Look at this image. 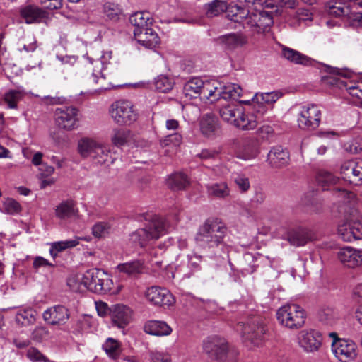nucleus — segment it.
Wrapping results in <instances>:
<instances>
[{
	"instance_id": "nucleus-1",
	"label": "nucleus",
	"mask_w": 362,
	"mask_h": 362,
	"mask_svg": "<svg viewBox=\"0 0 362 362\" xmlns=\"http://www.w3.org/2000/svg\"><path fill=\"white\" fill-rule=\"evenodd\" d=\"M333 195L342 204L339 206V213L344 214V221L338 226L339 237L345 242L362 239V224L357 221L358 212L353 207L355 194L349 191L335 187Z\"/></svg>"
},
{
	"instance_id": "nucleus-2",
	"label": "nucleus",
	"mask_w": 362,
	"mask_h": 362,
	"mask_svg": "<svg viewBox=\"0 0 362 362\" xmlns=\"http://www.w3.org/2000/svg\"><path fill=\"white\" fill-rule=\"evenodd\" d=\"M244 7L235 6L232 7L229 13H232V20L240 22L249 28L253 34H260L269 30L273 24L271 13L258 9L261 7L259 0H245Z\"/></svg>"
},
{
	"instance_id": "nucleus-3",
	"label": "nucleus",
	"mask_w": 362,
	"mask_h": 362,
	"mask_svg": "<svg viewBox=\"0 0 362 362\" xmlns=\"http://www.w3.org/2000/svg\"><path fill=\"white\" fill-rule=\"evenodd\" d=\"M227 234L226 225L218 218H211L200 226L195 240L199 247L214 249L224 243Z\"/></svg>"
},
{
	"instance_id": "nucleus-4",
	"label": "nucleus",
	"mask_w": 362,
	"mask_h": 362,
	"mask_svg": "<svg viewBox=\"0 0 362 362\" xmlns=\"http://www.w3.org/2000/svg\"><path fill=\"white\" fill-rule=\"evenodd\" d=\"M203 350L209 358L217 362L238 361V351L230 347L225 339L216 336L204 340Z\"/></svg>"
},
{
	"instance_id": "nucleus-5",
	"label": "nucleus",
	"mask_w": 362,
	"mask_h": 362,
	"mask_svg": "<svg viewBox=\"0 0 362 362\" xmlns=\"http://www.w3.org/2000/svg\"><path fill=\"white\" fill-rule=\"evenodd\" d=\"M329 13L344 17L353 27H362V0H341L329 7Z\"/></svg>"
},
{
	"instance_id": "nucleus-6",
	"label": "nucleus",
	"mask_w": 362,
	"mask_h": 362,
	"mask_svg": "<svg viewBox=\"0 0 362 362\" xmlns=\"http://www.w3.org/2000/svg\"><path fill=\"white\" fill-rule=\"evenodd\" d=\"M276 318L281 326L291 330H297L304 326L307 315L299 305L288 303L277 310Z\"/></svg>"
},
{
	"instance_id": "nucleus-7",
	"label": "nucleus",
	"mask_w": 362,
	"mask_h": 362,
	"mask_svg": "<svg viewBox=\"0 0 362 362\" xmlns=\"http://www.w3.org/2000/svg\"><path fill=\"white\" fill-rule=\"evenodd\" d=\"M166 229L167 224L165 221L160 217L153 216L145 228L132 233L130 235L129 240L132 243L143 247L151 240L158 239L163 235Z\"/></svg>"
},
{
	"instance_id": "nucleus-8",
	"label": "nucleus",
	"mask_w": 362,
	"mask_h": 362,
	"mask_svg": "<svg viewBox=\"0 0 362 362\" xmlns=\"http://www.w3.org/2000/svg\"><path fill=\"white\" fill-rule=\"evenodd\" d=\"M83 283L85 288L95 293H105L111 292L113 282L103 270L91 269L83 274Z\"/></svg>"
},
{
	"instance_id": "nucleus-9",
	"label": "nucleus",
	"mask_w": 362,
	"mask_h": 362,
	"mask_svg": "<svg viewBox=\"0 0 362 362\" xmlns=\"http://www.w3.org/2000/svg\"><path fill=\"white\" fill-rule=\"evenodd\" d=\"M238 329L241 332L245 341H250L256 346L264 340L267 331L264 320L260 316H255L249 319L246 323H239Z\"/></svg>"
},
{
	"instance_id": "nucleus-10",
	"label": "nucleus",
	"mask_w": 362,
	"mask_h": 362,
	"mask_svg": "<svg viewBox=\"0 0 362 362\" xmlns=\"http://www.w3.org/2000/svg\"><path fill=\"white\" fill-rule=\"evenodd\" d=\"M111 115L118 124H131L138 119V112L132 102L120 100L112 105Z\"/></svg>"
},
{
	"instance_id": "nucleus-11",
	"label": "nucleus",
	"mask_w": 362,
	"mask_h": 362,
	"mask_svg": "<svg viewBox=\"0 0 362 362\" xmlns=\"http://www.w3.org/2000/svg\"><path fill=\"white\" fill-rule=\"evenodd\" d=\"M78 110L74 106L58 107L54 111L55 123L61 129L72 131L78 127Z\"/></svg>"
},
{
	"instance_id": "nucleus-12",
	"label": "nucleus",
	"mask_w": 362,
	"mask_h": 362,
	"mask_svg": "<svg viewBox=\"0 0 362 362\" xmlns=\"http://www.w3.org/2000/svg\"><path fill=\"white\" fill-rule=\"evenodd\" d=\"M322 112L318 105L308 104L301 107L298 117V125L301 129L313 130L317 129L321 120Z\"/></svg>"
},
{
	"instance_id": "nucleus-13",
	"label": "nucleus",
	"mask_w": 362,
	"mask_h": 362,
	"mask_svg": "<svg viewBox=\"0 0 362 362\" xmlns=\"http://www.w3.org/2000/svg\"><path fill=\"white\" fill-rule=\"evenodd\" d=\"M332 351L340 362H352L358 355L356 343L346 339L335 338L332 343Z\"/></svg>"
},
{
	"instance_id": "nucleus-14",
	"label": "nucleus",
	"mask_w": 362,
	"mask_h": 362,
	"mask_svg": "<svg viewBox=\"0 0 362 362\" xmlns=\"http://www.w3.org/2000/svg\"><path fill=\"white\" fill-rule=\"evenodd\" d=\"M214 86L208 81H204L200 78H193L185 84L183 90L185 94L191 98L199 96L202 100H211L214 94Z\"/></svg>"
},
{
	"instance_id": "nucleus-15",
	"label": "nucleus",
	"mask_w": 362,
	"mask_h": 362,
	"mask_svg": "<svg viewBox=\"0 0 362 362\" xmlns=\"http://www.w3.org/2000/svg\"><path fill=\"white\" fill-rule=\"evenodd\" d=\"M266 114L264 107L256 105L252 106V110L247 113L243 109L241 115L236 121L235 127L242 130H252L263 122V117Z\"/></svg>"
},
{
	"instance_id": "nucleus-16",
	"label": "nucleus",
	"mask_w": 362,
	"mask_h": 362,
	"mask_svg": "<svg viewBox=\"0 0 362 362\" xmlns=\"http://www.w3.org/2000/svg\"><path fill=\"white\" fill-rule=\"evenodd\" d=\"M322 342L321 333L315 329H304L298 335L299 346L307 353H315L320 350Z\"/></svg>"
},
{
	"instance_id": "nucleus-17",
	"label": "nucleus",
	"mask_w": 362,
	"mask_h": 362,
	"mask_svg": "<svg viewBox=\"0 0 362 362\" xmlns=\"http://www.w3.org/2000/svg\"><path fill=\"white\" fill-rule=\"evenodd\" d=\"M44 320L52 325H63L70 317V312L64 305H57L49 308L42 315Z\"/></svg>"
},
{
	"instance_id": "nucleus-18",
	"label": "nucleus",
	"mask_w": 362,
	"mask_h": 362,
	"mask_svg": "<svg viewBox=\"0 0 362 362\" xmlns=\"http://www.w3.org/2000/svg\"><path fill=\"white\" fill-rule=\"evenodd\" d=\"M147 300L155 305H170L174 303L173 295L164 288L151 286L146 292Z\"/></svg>"
},
{
	"instance_id": "nucleus-19",
	"label": "nucleus",
	"mask_w": 362,
	"mask_h": 362,
	"mask_svg": "<svg viewBox=\"0 0 362 362\" xmlns=\"http://www.w3.org/2000/svg\"><path fill=\"white\" fill-rule=\"evenodd\" d=\"M339 262L349 268H355L362 265V250L351 247L341 248L337 252Z\"/></svg>"
},
{
	"instance_id": "nucleus-20",
	"label": "nucleus",
	"mask_w": 362,
	"mask_h": 362,
	"mask_svg": "<svg viewBox=\"0 0 362 362\" xmlns=\"http://www.w3.org/2000/svg\"><path fill=\"white\" fill-rule=\"evenodd\" d=\"M214 94L211 102L218 100L221 98L224 100L236 99L242 95L243 90L241 87L235 83H228L219 87L214 86Z\"/></svg>"
},
{
	"instance_id": "nucleus-21",
	"label": "nucleus",
	"mask_w": 362,
	"mask_h": 362,
	"mask_svg": "<svg viewBox=\"0 0 362 362\" xmlns=\"http://www.w3.org/2000/svg\"><path fill=\"white\" fill-rule=\"evenodd\" d=\"M112 324L119 328H124L131 320V310L124 305H115L110 310Z\"/></svg>"
},
{
	"instance_id": "nucleus-22",
	"label": "nucleus",
	"mask_w": 362,
	"mask_h": 362,
	"mask_svg": "<svg viewBox=\"0 0 362 362\" xmlns=\"http://www.w3.org/2000/svg\"><path fill=\"white\" fill-rule=\"evenodd\" d=\"M134 35L138 42L147 48H154L160 43L158 34L148 27L142 30H134Z\"/></svg>"
},
{
	"instance_id": "nucleus-23",
	"label": "nucleus",
	"mask_w": 362,
	"mask_h": 362,
	"mask_svg": "<svg viewBox=\"0 0 362 362\" xmlns=\"http://www.w3.org/2000/svg\"><path fill=\"white\" fill-rule=\"evenodd\" d=\"M219 44L228 49H235L247 44L246 35L240 33H232L221 35L217 39Z\"/></svg>"
},
{
	"instance_id": "nucleus-24",
	"label": "nucleus",
	"mask_w": 362,
	"mask_h": 362,
	"mask_svg": "<svg viewBox=\"0 0 362 362\" xmlns=\"http://www.w3.org/2000/svg\"><path fill=\"white\" fill-rule=\"evenodd\" d=\"M243 108L240 104L231 102L223 105L219 110V114L223 120L235 127L236 121L241 115Z\"/></svg>"
},
{
	"instance_id": "nucleus-25",
	"label": "nucleus",
	"mask_w": 362,
	"mask_h": 362,
	"mask_svg": "<svg viewBox=\"0 0 362 362\" xmlns=\"http://www.w3.org/2000/svg\"><path fill=\"white\" fill-rule=\"evenodd\" d=\"M267 159L273 168H282L288 164L289 153L282 146H275L269 152Z\"/></svg>"
},
{
	"instance_id": "nucleus-26",
	"label": "nucleus",
	"mask_w": 362,
	"mask_h": 362,
	"mask_svg": "<svg viewBox=\"0 0 362 362\" xmlns=\"http://www.w3.org/2000/svg\"><path fill=\"white\" fill-rule=\"evenodd\" d=\"M54 211L56 217L60 220L71 218L78 213L76 203L72 199L63 200L56 206Z\"/></svg>"
},
{
	"instance_id": "nucleus-27",
	"label": "nucleus",
	"mask_w": 362,
	"mask_h": 362,
	"mask_svg": "<svg viewBox=\"0 0 362 362\" xmlns=\"http://www.w3.org/2000/svg\"><path fill=\"white\" fill-rule=\"evenodd\" d=\"M282 96L281 93L278 91L257 93L252 99L251 106L255 107L256 105L262 106L268 110V106H272Z\"/></svg>"
},
{
	"instance_id": "nucleus-28",
	"label": "nucleus",
	"mask_w": 362,
	"mask_h": 362,
	"mask_svg": "<svg viewBox=\"0 0 362 362\" xmlns=\"http://www.w3.org/2000/svg\"><path fill=\"white\" fill-rule=\"evenodd\" d=\"M146 333L155 336H168L172 332L171 327L163 321L150 320L144 326Z\"/></svg>"
},
{
	"instance_id": "nucleus-29",
	"label": "nucleus",
	"mask_w": 362,
	"mask_h": 362,
	"mask_svg": "<svg viewBox=\"0 0 362 362\" xmlns=\"http://www.w3.org/2000/svg\"><path fill=\"white\" fill-rule=\"evenodd\" d=\"M281 56L291 63L304 66L310 65L312 63L311 59L297 50L283 46Z\"/></svg>"
},
{
	"instance_id": "nucleus-30",
	"label": "nucleus",
	"mask_w": 362,
	"mask_h": 362,
	"mask_svg": "<svg viewBox=\"0 0 362 362\" xmlns=\"http://www.w3.org/2000/svg\"><path fill=\"white\" fill-rule=\"evenodd\" d=\"M206 192L211 198L226 199L230 197V189L226 182H221L206 185Z\"/></svg>"
},
{
	"instance_id": "nucleus-31",
	"label": "nucleus",
	"mask_w": 362,
	"mask_h": 362,
	"mask_svg": "<svg viewBox=\"0 0 362 362\" xmlns=\"http://www.w3.org/2000/svg\"><path fill=\"white\" fill-rule=\"evenodd\" d=\"M219 128L218 121L214 115L206 114L200 121V129L202 133L206 136H211Z\"/></svg>"
},
{
	"instance_id": "nucleus-32",
	"label": "nucleus",
	"mask_w": 362,
	"mask_h": 362,
	"mask_svg": "<svg viewBox=\"0 0 362 362\" xmlns=\"http://www.w3.org/2000/svg\"><path fill=\"white\" fill-rule=\"evenodd\" d=\"M287 239L293 246H303L312 239V235L310 230L299 228L288 233Z\"/></svg>"
},
{
	"instance_id": "nucleus-33",
	"label": "nucleus",
	"mask_w": 362,
	"mask_h": 362,
	"mask_svg": "<svg viewBox=\"0 0 362 362\" xmlns=\"http://www.w3.org/2000/svg\"><path fill=\"white\" fill-rule=\"evenodd\" d=\"M21 15L27 23H32L45 18L46 12L37 6L30 5L21 10Z\"/></svg>"
},
{
	"instance_id": "nucleus-34",
	"label": "nucleus",
	"mask_w": 362,
	"mask_h": 362,
	"mask_svg": "<svg viewBox=\"0 0 362 362\" xmlns=\"http://www.w3.org/2000/svg\"><path fill=\"white\" fill-rule=\"evenodd\" d=\"M133 140V135L130 130L127 129H115L111 136L112 143L117 147H122L129 144Z\"/></svg>"
},
{
	"instance_id": "nucleus-35",
	"label": "nucleus",
	"mask_w": 362,
	"mask_h": 362,
	"mask_svg": "<svg viewBox=\"0 0 362 362\" xmlns=\"http://www.w3.org/2000/svg\"><path fill=\"white\" fill-rule=\"evenodd\" d=\"M187 257L188 271L184 274L186 278L197 276L202 270L201 263L203 261V257L197 253L189 254Z\"/></svg>"
},
{
	"instance_id": "nucleus-36",
	"label": "nucleus",
	"mask_w": 362,
	"mask_h": 362,
	"mask_svg": "<svg viewBox=\"0 0 362 362\" xmlns=\"http://www.w3.org/2000/svg\"><path fill=\"white\" fill-rule=\"evenodd\" d=\"M167 185L174 191L185 189L189 185L187 176L182 173H175L169 175L166 180Z\"/></svg>"
},
{
	"instance_id": "nucleus-37",
	"label": "nucleus",
	"mask_w": 362,
	"mask_h": 362,
	"mask_svg": "<svg viewBox=\"0 0 362 362\" xmlns=\"http://www.w3.org/2000/svg\"><path fill=\"white\" fill-rule=\"evenodd\" d=\"M144 269L143 262L140 260H134L122 264L117 267V269L120 272L129 276H134L141 274Z\"/></svg>"
},
{
	"instance_id": "nucleus-38",
	"label": "nucleus",
	"mask_w": 362,
	"mask_h": 362,
	"mask_svg": "<svg viewBox=\"0 0 362 362\" xmlns=\"http://www.w3.org/2000/svg\"><path fill=\"white\" fill-rule=\"evenodd\" d=\"M130 23L135 27L134 30H142L152 22L148 12H136L129 17Z\"/></svg>"
},
{
	"instance_id": "nucleus-39",
	"label": "nucleus",
	"mask_w": 362,
	"mask_h": 362,
	"mask_svg": "<svg viewBox=\"0 0 362 362\" xmlns=\"http://www.w3.org/2000/svg\"><path fill=\"white\" fill-rule=\"evenodd\" d=\"M80 238H74L71 240H66L63 241H57L51 243V247L49 253L52 257L54 259L57 254L64 250L73 248L79 244Z\"/></svg>"
},
{
	"instance_id": "nucleus-40",
	"label": "nucleus",
	"mask_w": 362,
	"mask_h": 362,
	"mask_svg": "<svg viewBox=\"0 0 362 362\" xmlns=\"http://www.w3.org/2000/svg\"><path fill=\"white\" fill-rule=\"evenodd\" d=\"M357 166L358 159L350 160L343 163L340 169V173L343 178L354 185V180H356V170Z\"/></svg>"
},
{
	"instance_id": "nucleus-41",
	"label": "nucleus",
	"mask_w": 362,
	"mask_h": 362,
	"mask_svg": "<svg viewBox=\"0 0 362 362\" xmlns=\"http://www.w3.org/2000/svg\"><path fill=\"white\" fill-rule=\"evenodd\" d=\"M105 71L102 69L93 68L90 79L94 84L97 85L95 90H103L111 88V83L107 80Z\"/></svg>"
},
{
	"instance_id": "nucleus-42",
	"label": "nucleus",
	"mask_w": 362,
	"mask_h": 362,
	"mask_svg": "<svg viewBox=\"0 0 362 362\" xmlns=\"http://www.w3.org/2000/svg\"><path fill=\"white\" fill-rule=\"evenodd\" d=\"M98 144V142L91 139H82L78 142V152L83 158H90Z\"/></svg>"
},
{
	"instance_id": "nucleus-43",
	"label": "nucleus",
	"mask_w": 362,
	"mask_h": 362,
	"mask_svg": "<svg viewBox=\"0 0 362 362\" xmlns=\"http://www.w3.org/2000/svg\"><path fill=\"white\" fill-rule=\"evenodd\" d=\"M95 148L90 157L92 162L95 165L105 164L110 158V151L100 143Z\"/></svg>"
},
{
	"instance_id": "nucleus-44",
	"label": "nucleus",
	"mask_w": 362,
	"mask_h": 362,
	"mask_svg": "<svg viewBox=\"0 0 362 362\" xmlns=\"http://www.w3.org/2000/svg\"><path fill=\"white\" fill-rule=\"evenodd\" d=\"M103 349L112 359H117L122 352L120 343L113 338H107L103 345Z\"/></svg>"
},
{
	"instance_id": "nucleus-45",
	"label": "nucleus",
	"mask_w": 362,
	"mask_h": 362,
	"mask_svg": "<svg viewBox=\"0 0 362 362\" xmlns=\"http://www.w3.org/2000/svg\"><path fill=\"white\" fill-rule=\"evenodd\" d=\"M227 8L228 4L225 0H214L206 6V14L211 18L223 13Z\"/></svg>"
},
{
	"instance_id": "nucleus-46",
	"label": "nucleus",
	"mask_w": 362,
	"mask_h": 362,
	"mask_svg": "<svg viewBox=\"0 0 362 362\" xmlns=\"http://www.w3.org/2000/svg\"><path fill=\"white\" fill-rule=\"evenodd\" d=\"M339 178L337 176L326 170H320L316 175L317 182L324 189L326 187L336 184Z\"/></svg>"
},
{
	"instance_id": "nucleus-47",
	"label": "nucleus",
	"mask_w": 362,
	"mask_h": 362,
	"mask_svg": "<svg viewBox=\"0 0 362 362\" xmlns=\"http://www.w3.org/2000/svg\"><path fill=\"white\" fill-rule=\"evenodd\" d=\"M35 321V312L32 309L19 310L16 315V322L21 326H29L33 324Z\"/></svg>"
},
{
	"instance_id": "nucleus-48",
	"label": "nucleus",
	"mask_w": 362,
	"mask_h": 362,
	"mask_svg": "<svg viewBox=\"0 0 362 362\" xmlns=\"http://www.w3.org/2000/svg\"><path fill=\"white\" fill-rule=\"evenodd\" d=\"M25 93L22 90H10L4 95V101L10 109H17L18 103L21 100Z\"/></svg>"
},
{
	"instance_id": "nucleus-49",
	"label": "nucleus",
	"mask_w": 362,
	"mask_h": 362,
	"mask_svg": "<svg viewBox=\"0 0 362 362\" xmlns=\"http://www.w3.org/2000/svg\"><path fill=\"white\" fill-rule=\"evenodd\" d=\"M154 85L158 91L167 93L173 88L174 81L166 76L160 75L155 79Z\"/></svg>"
},
{
	"instance_id": "nucleus-50",
	"label": "nucleus",
	"mask_w": 362,
	"mask_h": 362,
	"mask_svg": "<svg viewBox=\"0 0 362 362\" xmlns=\"http://www.w3.org/2000/svg\"><path fill=\"white\" fill-rule=\"evenodd\" d=\"M320 322L327 325H333L337 319V313L330 308L322 309L318 313Z\"/></svg>"
},
{
	"instance_id": "nucleus-51",
	"label": "nucleus",
	"mask_w": 362,
	"mask_h": 362,
	"mask_svg": "<svg viewBox=\"0 0 362 362\" xmlns=\"http://www.w3.org/2000/svg\"><path fill=\"white\" fill-rule=\"evenodd\" d=\"M258 153L256 141L249 140L245 142L242 150L243 159L248 160L254 158L258 155Z\"/></svg>"
},
{
	"instance_id": "nucleus-52",
	"label": "nucleus",
	"mask_w": 362,
	"mask_h": 362,
	"mask_svg": "<svg viewBox=\"0 0 362 362\" xmlns=\"http://www.w3.org/2000/svg\"><path fill=\"white\" fill-rule=\"evenodd\" d=\"M104 13L109 19L117 21L122 15V9L117 4L106 3L104 5Z\"/></svg>"
},
{
	"instance_id": "nucleus-53",
	"label": "nucleus",
	"mask_w": 362,
	"mask_h": 362,
	"mask_svg": "<svg viewBox=\"0 0 362 362\" xmlns=\"http://www.w3.org/2000/svg\"><path fill=\"white\" fill-rule=\"evenodd\" d=\"M349 94L352 96L361 98H362V81H341Z\"/></svg>"
},
{
	"instance_id": "nucleus-54",
	"label": "nucleus",
	"mask_w": 362,
	"mask_h": 362,
	"mask_svg": "<svg viewBox=\"0 0 362 362\" xmlns=\"http://www.w3.org/2000/svg\"><path fill=\"white\" fill-rule=\"evenodd\" d=\"M112 59V52L106 51L103 52L100 59H92L90 58V63L94 64V67L97 69H102L106 70L107 64L110 63V60Z\"/></svg>"
},
{
	"instance_id": "nucleus-55",
	"label": "nucleus",
	"mask_w": 362,
	"mask_h": 362,
	"mask_svg": "<svg viewBox=\"0 0 362 362\" xmlns=\"http://www.w3.org/2000/svg\"><path fill=\"white\" fill-rule=\"evenodd\" d=\"M82 275H71L67 279V286L74 292H78L83 287Z\"/></svg>"
},
{
	"instance_id": "nucleus-56",
	"label": "nucleus",
	"mask_w": 362,
	"mask_h": 362,
	"mask_svg": "<svg viewBox=\"0 0 362 362\" xmlns=\"http://www.w3.org/2000/svg\"><path fill=\"white\" fill-rule=\"evenodd\" d=\"M4 209L6 213L9 214H14L18 213L21 211V207L17 201L9 198L4 202Z\"/></svg>"
},
{
	"instance_id": "nucleus-57",
	"label": "nucleus",
	"mask_w": 362,
	"mask_h": 362,
	"mask_svg": "<svg viewBox=\"0 0 362 362\" xmlns=\"http://www.w3.org/2000/svg\"><path fill=\"white\" fill-rule=\"evenodd\" d=\"M234 182L241 192H246L250 188L249 179L244 175H237L234 177Z\"/></svg>"
},
{
	"instance_id": "nucleus-58",
	"label": "nucleus",
	"mask_w": 362,
	"mask_h": 362,
	"mask_svg": "<svg viewBox=\"0 0 362 362\" xmlns=\"http://www.w3.org/2000/svg\"><path fill=\"white\" fill-rule=\"evenodd\" d=\"M109 230V227L105 223H98L92 228V233L95 238L104 237Z\"/></svg>"
},
{
	"instance_id": "nucleus-59",
	"label": "nucleus",
	"mask_w": 362,
	"mask_h": 362,
	"mask_svg": "<svg viewBox=\"0 0 362 362\" xmlns=\"http://www.w3.org/2000/svg\"><path fill=\"white\" fill-rule=\"evenodd\" d=\"M48 331L44 327H36L32 332V339L37 341H40L48 336Z\"/></svg>"
},
{
	"instance_id": "nucleus-60",
	"label": "nucleus",
	"mask_w": 362,
	"mask_h": 362,
	"mask_svg": "<svg viewBox=\"0 0 362 362\" xmlns=\"http://www.w3.org/2000/svg\"><path fill=\"white\" fill-rule=\"evenodd\" d=\"M27 356L34 362H45V357L35 348H30L27 351Z\"/></svg>"
},
{
	"instance_id": "nucleus-61",
	"label": "nucleus",
	"mask_w": 362,
	"mask_h": 362,
	"mask_svg": "<svg viewBox=\"0 0 362 362\" xmlns=\"http://www.w3.org/2000/svg\"><path fill=\"white\" fill-rule=\"evenodd\" d=\"M63 0H40V3L49 10H57L62 7Z\"/></svg>"
},
{
	"instance_id": "nucleus-62",
	"label": "nucleus",
	"mask_w": 362,
	"mask_h": 362,
	"mask_svg": "<svg viewBox=\"0 0 362 362\" xmlns=\"http://www.w3.org/2000/svg\"><path fill=\"white\" fill-rule=\"evenodd\" d=\"M182 137L181 134L176 133L168 135L163 140V144L165 145H168L170 144H173L174 146H179L182 142Z\"/></svg>"
},
{
	"instance_id": "nucleus-63",
	"label": "nucleus",
	"mask_w": 362,
	"mask_h": 362,
	"mask_svg": "<svg viewBox=\"0 0 362 362\" xmlns=\"http://www.w3.org/2000/svg\"><path fill=\"white\" fill-rule=\"evenodd\" d=\"M344 147L346 151L352 154L358 153L362 150V146L356 141H351L346 143L344 145Z\"/></svg>"
},
{
	"instance_id": "nucleus-64",
	"label": "nucleus",
	"mask_w": 362,
	"mask_h": 362,
	"mask_svg": "<svg viewBox=\"0 0 362 362\" xmlns=\"http://www.w3.org/2000/svg\"><path fill=\"white\" fill-rule=\"evenodd\" d=\"M266 199V194L262 189H256L252 202L257 205L262 204Z\"/></svg>"
}]
</instances>
